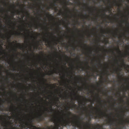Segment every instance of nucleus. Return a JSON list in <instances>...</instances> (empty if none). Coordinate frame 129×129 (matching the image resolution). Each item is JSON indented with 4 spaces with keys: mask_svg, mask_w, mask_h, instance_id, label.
<instances>
[{
    "mask_svg": "<svg viewBox=\"0 0 129 129\" xmlns=\"http://www.w3.org/2000/svg\"><path fill=\"white\" fill-rule=\"evenodd\" d=\"M68 114L66 115L68 120H67L66 119H64L62 118V120L63 122V124H64L65 125H68L69 124H70L71 123L70 119V115L71 114V112H68Z\"/></svg>",
    "mask_w": 129,
    "mask_h": 129,
    "instance_id": "1",
    "label": "nucleus"
},
{
    "mask_svg": "<svg viewBox=\"0 0 129 129\" xmlns=\"http://www.w3.org/2000/svg\"><path fill=\"white\" fill-rule=\"evenodd\" d=\"M99 111L100 112V114L97 115L95 117V119H96L97 118H103V117H108V116L106 114L104 113L101 110H100Z\"/></svg>",
    "mask_w": 129,
    "mask_h": 129,
    "instance_id": "2",
    "label": "nucleus"
},
{
    "mask_svg": "<svg viewBox=\"0 0 129 129\" xmlns=\"http://www.w3.org/2000/svg\"><path fill=\"white\" fill-rule=\"evenodd\" d=\"M80 124V122L79 120H77L76 122L74 121H72V124L73 126H76L78 127H81Z\"/></svg>",
    "mask_w": 129,
    "mask_h": 129,
    "instance_id": "3",
    "label": "nucleus"
},
{
    "mask_svg": "<svg viewBox=\"0 0 129 129\" xmlns=\"http://www.w3.org/2000/svg\"><path fill=\"white\" fill-rule=\"evenodd\" d=\"M115 121L113 120V119H111V118H109V120L108 122V123L110 124V125H112L115 124Z\"/></svg>",
    "mask_w": 129,
    "mask_h": 129,
    "instance_id": "4",
    "label": "nucleus"
},
{
    "mask_svg": "<svg viewBox=\"0 0 129 129\" xmlns=\"http://www.w3.org/2000/svg\"><path fill=\"white\" fill-rule=\"evenodd\" d=\"M43 41H44L45 42V43H47L48 45L49 46H50V42L49 41L48 38L46 39L45 38H44L43 39Z\"/></svg>",
    "mask_w": 129,
    "mask_h": 129,
    "instance_id": "5",
    "label": "nucleus"
},
{
    "mask_svg": "<svg viewBox=\"0 0 129 129\" xmlns=\"http://www.w3.org/2000/svg\"><path fill=\"white\" fill-rule=\"evenodd\" d=\"M38 119L39 120V121L43 120V119H44V117L42 116V114L39 115V116L38 117Z\"/></svg>",
    "mask_w": 129,
    "mask_h": 129,
    "instance_id": "6",
    "label": "nucleus"
},
{
    "mask_svg": "<svg viewBox=\"0 0 129 129\" xmlns=\"http://www.w3.org/2000/svg\"><path fill=\"white\" fill-rule=\"evenodd\" d=\"M91 120V119L89 118L88 120V121H89L88 122H87L86 124V125L87 126V127H89V128L90 129V121Z\"/></svg>",
    "mask_w": 129,
    "mask_h": 129,
    "instance_id": "7",
    "label": "nucleus"
},
{
    "mask_svg": "<svg viewBox=\"0 0 129 129\" xmlns=\"http://www.w3.org/2000/svg\"><path fill=\"white\" fill-rule=\"evenodd\" d=\"M97 126L99 127L98 129H106L105 128H103V125L101 126L99 124H98Z\"/></svg>",
    "mask_w": 129,
    "mask_h": 129,
    "instance_id": "8",
    "label": "nucleus"
},
{
    "mask_svg": "<svg viewBox=\"0 0 129 129\" xmlns=\"http://www.w3.org/2000/svg\"><path fill=\"white\" fill-rule=\"evenodd\" d=\"M122 65L123 67H125L126 66V64H125V62H124V60L123 59L122 60Z\"/></svg>",
    "mask_w": 129,
    "mask_h": 129,
    "instance_id": "9",
    "label": "nucleus"
},
{
    "mask_svg": "<svg viewBox=\"0 0 129 129\" xmlns=\"http://www.w3.org/2000/svg\"><path fill=\"white\" fill-rule=\"evenodd\" d=\"M38 26L39 27H42V25L41 24V23H40L38 25H36L35 26V28H38Z\"/></svg>",
    "mask_w": 129,
    "mask_h": 129,
    "instance_id": "10",
    "label": "nucleus"
},
{
    "mask_svg": "<svg viewBox=\"0 0 129 129\" xmlns=\"http://www.w3.org/2000/svg\"><path fill=\"white\" fill-rule=\"evenodd\" d=\"M16 34L17 35H18L19 36H21V35H24L23 34L21 33H16Z\"/></svg>",
    "mask_w": 129,
    "mask_h": 129,
    "instance_id": "11",
    "label": "nucleus"
},
{
    "mask_svg": "<svg viewBox=\"0 0 129 129\" xmlns=\"http://www.w3.org/2000/svg\"><path fill=\"white\" fill-rule=\"evenodd\" d=\"M77 107V105L76 104H75L74 103V105L72 107L73 108L75 109L76 107Z\"/></svg>",
    "mask_w": 129,
    "mask_h": 129,
    "instance_id": "12",
    "label": "nucleus"
},
{
    "mask_svg": "<svg viewBox=\"0 0 129 129\" xmlns=\"http://www.w3.org/2000/svg\"><path fill=\"white\" fill-rule=\"evenodd\" d=\"M15 117L16 118L17 120H18L19 119H20V120H21V118H19V117H17V116H15Z\"/></svg>",
    "mask_w": 129,
    "mask_h": 129,
    "instance_id": "13",
    "label": "nucleus"
},
{
    "mask_svg": "<svg viewBox=\"0 0 129 129\" xmlns=\"http://www.w3.org/2000/svg\"><path fill=\"white\" fill-rule=\"evenodd\" d=\"M74 95L75 96V98L76 99H77V95L76 93L74 92Z\"/></svg>",
    "mask_w": 129,
    "mask_h": 129,
    "instance_id": "14",
    "label": "nucleus"
},
{
    "mask_svg": "<svg viewBox=\"0 0 129 129\" xmlns=\"http://www.w3.org/2000/svg\"><path fill=\"white\" fill-rule=\"evenodd\" d=\"M0 37H1V38L3 39V40H4L5 38V37L4 36V35H2V36H1V34H0Z\"/></svg>",
    "mask_w": 129,
    "mask_h": 129,
    "instance_id": "15",
    "label": "nucleus"
},
{
    "mask_svg": "<svg viewBox=\"0 0 129 129\" xmlns=\"http://www.w3.org/2000/svg\"><path fill=\"white\" fill-rule=\"evenodd\" d=\"M65 57L66 58H67V61H68V59H69V58L68 56H67V55H65Z\"/></svg>",
    "mask_w": 129,
    "mask_h": 129,
    "instance_id": "16",
    "label": "nucleus"
},
{
    "mask_svg": "<svg viewBox=\"0 0 129 129\" xmlns=\"http://www.w3.org/2000/svg\"><path fill=\"white\" fill-rule=\"evenodd\" d=\"M79 89L81 91H82V90H83V89H84V88L83 87H79Z\"/></svg>",
    "mask_w": 129,
    "mask_h": 129,
    "instance_id": "17",
    "label": "nucleus"
},
{
    "mask_svg": "<svg viewBox=\"0 0 129 129\" xmlns=\"http://www.w3.org/2000/svg\"><path fill=\"white\" fill-rule=\"evenodd\" d=\"M19 46L20 47V48L21 49L22 48L23 46H22V45H21V44H20L19 43Z\"/></svg>",
    "mask_w": 129,
    "mask_h": 129,
    "instance_id": "18",
    "label": "nucleus"
},
{
    "mask_svg": "<svg viewBox=\"0 0 129 129\" xmlns=\"http://www.w3.org/2000/svg\"><path fill=\"white\" fill-rule=\"evenodd\" d=\"M125 21V22H126V25H129V23H128L127 21V20H126L125 21Z\"/></svg>",
    "mask_w": 129,
    "mask_h": 129,
    "instance_id": "19",
    "label": "nucleus"
},
{
    "mask_svg": "<svg viewBox=\"0 0 129 129\" xmlns=\"http://www.w3.org/2000/svg\"><path fill=\"white\" fill-rule=\"evenodd\" d=\"M12 109V107H10L9 109H6V111H9V110H10V109Z\"/></svg>",
    "mask_w": 129,
    "mask_h": 129,
    "instance_id": "20",
    "label": "nucleus"
},
{
    "mask_svg": "<svg viewBox=\"0 0 129 129\" xmlns=\"http://www.w3.org/2000/svg\"><path fill=\"white\" fill-rule=\"evenodd\" d=\"M46 14L49 15L50 17H52V15L51 14H49V13H46Z\"/></svg>",
    "mask_w": 129,
    "mask_h": 129,
    "instance_id": "21",
    "label": "nucleus"
},
{
    "mask_svg": "<svg viewBox=\"0 0 129 129\" xmlns=\"http://www.w3.org/2000/svg\"><path fill=\"white\" fill-rule=\"evenodd\" d=\"M89 116H91V117H93L94 116L93 115V114H89Z\"/></svg>",
    "mask_w": 129,
    "mask_h": 129,
    "instance_id": "22",
    "label": "nucleus"
},
{
    "mask_svg": "<svg viewBox=\"0 0 129 129\" xmlns=\"http://www.w3.org/2000/svg\"><path fill=\"white\" fill-rule=\"evenodd\" d=\"M75 3H76H76H78V5H80L81 4V3H80V1L79 2V3H78L77 2H75Z\"/></svg>",
    "mask_w": 129,
    "mask_h": 129,
    "instance_id": "23",
    "label": "nucleus"
},
{
    "mask_svg": "<svg viewBox=\"0 0 129 129\" xmlns=\"http://www.w3.org/2000/svg\"><path fill=\"white\" fill-rule=\"evenodd\" d=\"M50 110L51 111H53V109H52V106H51L50 107Z\"/></svg>",
    "mask_w": 129,
    "mask_h": 129,
    "instance_id": "24",
    "label": "nucleus"
},
{
    "mask_svg": "<svg viewBox=\"0 0 129 129\" xmlns=\"http://www.w3.org/2000/svg\"><path fill=\"white\" fill-rule=\"evenodd\" d=\"M117 72V74H118V73H117V72H118V71L117 70H114V72Z\"/></svg>",
    "mask_w": 129,
    "mask_h": 129,
    "instance_id": "25",
    "label": "nucleus"
},
{
    "mask_svg": "<svg viewBox=\"0 0 129 129\" xmlns=\"http://www.w3.org/2000/svg\"><path fill=\"white\" fill-rule=\"evenodd\" d=\"M45 110L47 111L48 112H49V111L48 109L46 108L45 109Z\"/></svg>",
    "mask_w": 129,
    "mask_h": 129,
    "instance_id": "26",
    "label": "nucleus"
},
{
    "mask_svg": "<svg viewBox=\"0 0 129 129\" xmlns=\"http://www.w3.org/2000/svg\"><path fill=\"white\" fill-rule=\"evenodd\" d=\"M62 14V12L61 11H60V13H58V15H61V14Z\"/></svg>",
    "mask_w": 129,
    "mask_h": 129,
    "instance_id": "27",
    "label": "nucleus"
},
{
    "mask_svg": "<svg viewBox=\"0 0 129 129\" xmlns=\"http://www.w3.org/2000/svg\"><path fill=\"white\" fill-rule=\"evenodd\" d=\"M51 121H55V119H54L52 118L51 119Z\"/></svg>",
    "mask_w": 129,
    "mask_h": 129,
    "instance_id": "28",
    "label": "nucleus"
},
{
    "mask_svg": "<svg viewBox=\"0 0 129 129\" xmlns=\"http://www.w3.org/2000/svg\"><path fill=\"white\" fill-rule=\"evenodd\" d=\"M85 89H88V90H90L89 89V87H85Z\"/></svg>",
    "mask_w": 129,
    "mask_h": 129,
    "instance_id": "29",
    "label": "nucleus"
},
{
    "mask_svg": "<svg viewBox=\"0 0 129 129\" xmlns=\"http://www.w3.org/2000/svg\"><path fill=\"white\" fill-rule=\"evenodd\" d=\"M117 35V33H115V34H114V36L115 37H116Z\"/></svg>",
    "mask_w": 129,
    "mask_h": 129,
    "instance_id": "30",
    "label": "nucleus"
},
{
    "mask_svg": "<svg viewBox=\"0 0 129 129\" xmlns=\"http://www.w3.org/2000/svg\"><path fill=\"white\" fill-rule=\"evenodd\" d=\"M116 50H118L119 52H120V51L119 49V48H116Z\"/></svg>",
    "mask_w": 129,
    "mask_h": 129,
    "instance_id": "31",
    "label": "nucleus"
},
{
    "mask_svg": "<svg viewBox=\"0 0 129 129\" xmlns=\"http://www.w3.org/2000/svg\"><path fill=\"white\" fill-rule=\"evenodd\" d=\"M82 68V69L83 70H84V69H85V68H84V67H80V68Z\"/></svg>",
    "mask_w": 129,
    "mask_h": 129,
    "instance_id": "32",
    "label": "nucleus"
},
{
    "mask_svg": "<svg viewBox=\"0 0 129 129\" xmlns=\"http://www.w3.org/2000/svg\"><path fill=\"white\" fill-rule=\"evenodd\" d=\"M105 42H106V43H108V40H105Z\"/></svg>",
    "mask_w": 129,
    "mask_h": 129,
    "instance_id": "33",
    "label": "nucleus"
},
{
    "mask_svg": "<svg viewBox=\"0 0 129 129\" xmlns=\"http://www.w3.org/2000/svg\"><path fill=\"white\" fill-rule=\"evenodd\" d=\"M55 3H56V2H55V3H54V5L55 6H57V5Z\"/></svg>",
    "mask_w": 129,
    "mask_h": 129,
    "instance_id": "34",
    "label": "nucleus"
},
{
    "mask_svg": "<svg viewBox=\"0 0 129 129\" xmlns=\"http://www.w3.org/2000/svg\"><path fill=\"white\" fill-rule=\"evenodd\" d=\"M86 63H87V66L88 67H89V65H88V62H86Z\"/></svg>",
    "mask_w": 129,
    "mask_h": 129,
    "instance_id": "35",
    "label": "nucleus"
},
{
    "mask_svg": "<svg viewBox=\"0 0 129 129\" xmlns=\"http://www.w3.org/2000/svg\"><path fill=\"white\" fill-rule=\"evenodd\" d=\"M20 12H19V11H17V14H20Z\"/></svg>",
    "mask_w": 129,
    "mask_h": 129,
    "instance_id": "36",
    "label": "nucleus"
},
{
    "mask_svg": "<svg viewBox=\"0 0 129 129\" xmlns=\"http://www.w3.org/2000/svg\"><path fill=\"white\" fill-rule=\"evenodd\" d=\"M24 42H25V43H27L28 41H27V40H25V41Z\"/></svg>",
    "mask_w": 129,
    "mask_h": 129,
    "instance_id": "37",
    "label": "nucleus"
},
{
    "mask_svg": "<svg viewBox=\"0 0 129 129\" xmlns=\"http://www.w3.org/2000/svg\"><path fill=\"white\" fill-rule=\"evenodd\" d=\"M103 15L104 16H105V15H106V13L104 12V13L103 14Z\"/></svg>",
    "mask_w": 129,
    "mask_h": 129,
    "instance_id": "38",
    "label": "nucleus"
},
{
    "mask_svg": "<svg viewBox=\"0 0 129 129\" xmlns=\"http://www.w3.org/2000/svg\"><path fill=\"white\" fill-rule=\"evenodd\" d=\"M1 50H3V47H2V46H1Z\"/></svg>",
    "mask_w": 129,
    "mask_h": 129,
    "instance_id": "39",
    "label": "nucleus"
},
{
    "mask_svg": "<svg viewBox=\"0 0 129 129\" xmlns=\"http://www.w3.org/2000/svg\"><path fill=\"white\" fill-rule=\"evenodd\" d=\"M99 99H100V101L101 102H103V100H101V98H99Z\"/></svg>",
    "mask_w": 129,
    "mask_h": 129,
    "instance_id": "40",
    "label": "nucleus"
},
{
    "mask_svg": "<svg viewBox=\"0 0 129 129\" xmlns=\"http://www.w3.org/2000/svg\"><path fill=\"white\" fill-rule=\"evenodd\" d=\"M124 90H125V91L126 92L127 91V90L126 88H124Z\"/></svg>",
    "mask_w": 129,
    "mask_h": 129,
    "instance_id": "41",
    "label": "nucleus"
},
{
    "mask_svg": "<svg viewBox=\"0 0 129 129\" xmlns=\"http://www.w3.org/2000/svg\"><path fill=\"white\" fill-rule=\"evenodd\" d=\"M26 13L27 14H28V15L29 16V14L28 13V12H26Z\"/></svg>",
    "mask_w": 129,
    "mask_h": 129,
    "instance_id": "42",
    "label": "nucleus"
},
{
    "mask_svg": "<svg viewBox=\"0 0 129 129\" xmlns=\"http://www.w3.org/2000/svg\"><path fill=\"white\" fill-rule=\"evenodd\" d=\"M14 50L15 52H16L17 51V50L16 49H14Z\"/></svg>",
    "mask_w": 129,
    "mask_h": 129,
    "instance_id": "43",
    "label": "nucleus"
},
{
    "mask_svg": "<svg viewBox=\"0 0 129 129\" xmlns=\"http://www.w3.org/2000/svg\"><path fill=\"white\" fill-rule=\"evenodd\" d=\"M15 67H14L13 71H15Z\"/></svg>",
    "mask_w": 129,
    "mask_h": 129,
    "instance_id": "44",
    "label": "nucleus"
},
{
    "mask_svg": "<svg viewBox=\"0 0 129 129\" xmlns=\"http://www.w3.org/2000/svg\"><path fill=\"white\" fill-rule=\"evenodd\" d=\"M28 123H26V125L27 126H28Z\"/></svg>",
    "mask_w": 129,
    "mask_h": 129,
    "instance_id": "45",
    "label": "nucleus"
},
{
    "mask_svg": "<svg viewBox=\"0 0 129 129\" xmlns=\"http://www.w3.org/2000/svg\"><path fill=\"white\" fill-rule=\"evenodd\" d=\"M111 51L112 52V53H114V52L113 51V50H112Z\"/></svg>",
    "mask_w": 129,
    "mask_h": 129,
    "instance_id": "46",
    "label": "nucleus"
},
{
    "mask_svg": "<svg viewBox=\"0 0 129 129\" xmlns=\"http://www.w3.org/2000/svg\"><path fill=\"white\" fill-rule=\"evenodd\" d=\"M24 12V11H21V13H23Z\"/></svg>",
    "mask_w": 129,
    "mask_h": 129,
    "instance_id": "47",
    "label": "nucleus"
},
{
    "mask_svg": "<svg viewBox=\"0 0 129 129\" xmlns=\"http://www.w3.org/2000/svg\"><path fill=\"white\" fill-rule=\"evenodd\" d=\"M81 104H82V105L84 106L85 105V104H83L82 103H81Z\"/></svg>",
    "mask_w": 129,
    "mask_h": 129,
    "instance_id": "48",
    "label": "nucleus"
},
{
    "mask_svg": "<svg viewBox=\"0 0 129 129\" xmlns=\"http://www.w3.org/2000/svg\"><path fill=\"white\" fill-rule=\"evenodd\" d=\"M55 73H57V72L56 70H55Z\"/></svg>",
    "mask_w": 129,
    "mask_h": 129,
    "instance_id": "49",
    "label": "nucleus"
},
{
    "mask_svg": "<svg viewBox=\"0 0 129 129\" xmlns=\"http://www.w3.org/2000/svg\"><path fill=\"white\" fill-rule=\"evenodd\" d=\"M57 101H59V99L58 98H57Z\"/></svg>",
    "mask_w": 129,
    "mask_h": 129,
    "instance_id": "50",
    "label": "nucleus"
},
{
    "mask_svg": "<svg viewBox=\"0 0 129 129\" xmlns=\"http://www.w3.org/2000/svg\"><path fill=\"white\" fill-rule=\"evenodd\" d=\"M67 109L68 110L69 109V108L68 107L67 108Z\"/></svg>",
    "mask_w": 129,
    "mask_h": 129,
    "instance_id": "51",
    "label": "nucleus"
},
{
    "mask_svg": "<svg viewBox=\"0 0 129 129\" xmlns=\"http://www.w3.org/2000/svg\"><path fill=\"white\" fill-rule=\"evenodd\" d=\"M97 85H98V86H99L100 84H99L97 82Z\"/></svg>",
    "mask_w": 129,
    "mask_h": 129,
    "instance_id": "52",
    "label": "nucleus"
},
{
    "mask_svg": "<svg viewBox=\"0 0 129 129\" xmlns=\"http://www.w3.org/2000/svg\"><path fill=\"white\" fill-rule=\"evenodd\" d=\"M63 45H67V44H66L65 43H63Z\"/></svg>",
    "mask_w": 129,
    "mask_h": 129,
    "instance_id": "53",
    "label": "nucleus"
},
{
    "mask_svg": "<svg viewBox=\"0 0 129 129\" xmlns=\"http://www.w3.org/2000/svg\"><path fill=\"white\" fill-rule=\"evenodd\" d=\"M9 22H11V20H10V18H9Z\"/></svg>",
    "mask_w": 129,
    "mask_h": 129,
    "instance_id": "54",
    "label": "nucleus"
},
{
    "mask_svg": "<svg viewBox=\"0 0 129 129\" xmlns=\"http://www.w3.org/2000/svg\"><path fill=\"white\" fill-rule=\"evenodd\" d=\"M73 50H75V48L74 47V48H73Z\"/></svg>",
    "mask_w": 129,
    "mask_h": 129,
    "instance_id": "55",
    "label": "nucleus"
},
{
    "mask_svg": "<svg viewBox=\"0 0 129 129\" xmlns=\"http://www.w3.org/2000/svg\"><path fill=\"white\" fill-rule=\"evenodd\" d=\"M23 127H25V126L24 125H23Z\"/></svg>",
    "mask_w": 129,
    "mask_h": 129,
    "instance_id": "56",
    "label": "nucleus"
},
{
    "mask_svg": "<svg viewBox=\"0 0 129 129\" xmlns=\"http://www.w3.org/2000/svg\"><path fill=\"white\" fill-rule=\"evenodd\" d=\"M78 119H80V117H78Z\"/></svg>",
    "mask_w": 129,
    "mask_h": 129,
    "instance_id": "57",
    "label": "nucleus"
},
{
    "mask_svg": "<svg viewBox=\"0 0 129 129\" xmlns=\"http://www.w3.org/2000/svg\"><path fill=\"white\" fill-rule=\"evenodd\" d=\"M15 12H14L13 13V15H14V14H15Z\"/></svg>",
    "mask_w": 129,
    "mask_h": 129,
    "instance_id": "58",
    "label": "nucleus"
},
{
    "mask_svg": "<svg viewBox=\"0 0 129 129\" xmlns=\"http://www.w3.org/2000/svg\"><path fill=\"white\" fill-rule=\"evenodd\" d=\"M27 31H29V30H26Z\"/></svg>",
    "mask_w": 129,
    "mask_h": 129,
    "instance_id": "59",
    "label": "nucleus"
},
{
    "mask_svg": "<svg viewBox=\"0 0 129 129\" xmlns=\"http://www.w3.org/2000/svg\"><path fill=\"white\" fill-rule=\"evenodd\" d=\"M55 104H57V102H55Z\"/></svg>",
    "mask_w": 129,
    "mask_h": 129,
    "instance_id": "60",
    "label": "nucleus"
},
{
    "mask_svg": "<svg viewBox=\"0 0 129 129\" xmlns=\"http://www.w3.org/2000/svg\"><path fill=\"white\" fill-rule=\"evenodd\" d=\"M44 23L45 24H47L46 23V22H44Z\"/></svg>",
    "mask_w": 129,
    "mask_h": 129,
    "instance_id": "61",
    "label": "nucleus"
},
{
    "mask_svg": "<svg viewBox=\"0 0 129 129\" xmlns=\"http://www.w3.org/2000/svg\"><path fill=\"white\" fill-rule=\"evenodd\" d=\"M84 110H86V109L84 108Z\"/></svg>",
    "mask_w": 129,
    "mask_h": 129,
    "instance_id": "62",
    "label": "nucleus"
},
{
    "mask_svg": "<svg viewBox=\"0 0 129 129\" xmlns=\"http://www.w3.org/2000/svg\"><path fill=\"white\" fill-rule=\"evenodd\" d=\"M117 64H118V62H117Z\"/></svg>",
    "mask_w": 129,
    "mask_h": 129,
    "instance_id": "63",
    "label": "nucleus"
},
{
    "mask_svg": "<svg viewBox=\"0 0 129 129\" xmlns=\"http://www.w3.org/2000/svg\"><path fill=\"white\" fill-rule=\"evenodd\" d=\"M115 4H117V2H116V1H115Z\"/></svg>",
    "mask_w": 129,
    "mask_h": 129,
    "instance_id": "64",
    "label": "nucleus"
}]
</instances>
